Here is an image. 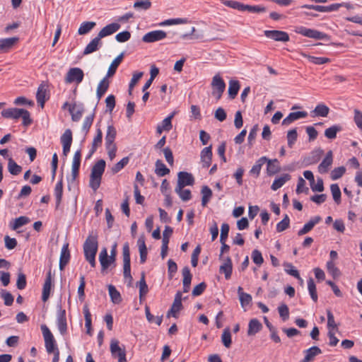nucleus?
Instances as JSON below:
<instances>
[{"instance_id":"nucleus-1","label":"nucleus","mask_w":362,"mask_h":362,"mask_svg":"<svg viewBox=\"0 0 362 362\" xmlns=\"http://www.w3.org/2000/svg\"><path fill=\"white\" fill-rule=\"evenodd\" d=\"M98 242L96 234H90L83 244L84 256L92 267H95V255L98 252Z\"/></svg>"},{"instance_id":"nucleus-2","label":"nucleus","mask_w":362,"mask_h":362,"mask_svg":"<svg viewBox=\"0 0 362 362\" xmlns=\"http://www.w3.org/2000/svg\"><path fill=\"white\" fill-rule=\"evenodd\" d=\"M1 115L6 119H18L20 117L23 119V125L28 127L32 124L33 119L30 118V112L22 108H8L1 111Z\"/></svg>"},{"instance_id":"nucleus-3","label":"nucleus","mask_w":362,"mask_h":362,"mask_svg":"<svg viewBox=\"0 0 362 362\" xmlns=\"http://www.w3.org/2000/svg\"><path fill=\"white\" fill-rule=\"evenodd\" d=\"M105 161L103 159L99 160L92 167L89 186L95 192L100 187L102 175L105 171Z\"/></svg>"},{"instance_id":"nucleus-4","label":"nucleus","mask_w":362,"mask_h":362,"mask_svg":"<svg viewBox=\"0 0 362 362\" xmlns=\"http://www.w3.org/2000/svg\"><path fill=\"white\" fill-rule=\"evenodd\" d=\"M117 243H115L111 249V255H108L106 247H103L99 254V261L101 264V272H104L108 267L114 264L117 255Z\"/></svg>"},{"instance_id":"nucleus-5","label":"nucleus","mask_w":362,"mask_h":362,"mask_svg":"<svg viewBox=\"0 0 362 362\" xmlns=\"http://www.w3.org/2000/svg\"><path fill=\"white\" fill-rule=\"evenodd\" d=\"M110 351L112 357L117 358V362H127L125 347L124 346H119L118 339L112 338L110 340Z\"/></svg>"},{"instance_id":"nucleus-6","label":"nucleus","mask_w":362,"mask_h":362,"mask_svg":"<svg viewBox=\"0 0 362 362\" xmlns=\"http://www.w3.org/2000/svg\"><path fill=\"white\" fill-rule=\"evenodd\" d=\"M211 86L212 88V95L216 100H219L226 88V83L219 74H216L213 77Z\"/></svg>"},{"instance_id":"nucleus-7","label":"nucleus","mask_w":362,"mask_h":362,"mask_svg":"<svg viewBox=\"0 0 362 362\" xmlns=\"http://www.w3.org/2000/svg\"><path fill=\"white\" fill-rule=\"evenodd\" d=\"M294 32L300 34L303 36L313 38L315 40H324L327 37V35L322 33L320 31H318L317 30L307 28L303 26H296L294 28Z\"/></svg>"},{"instance_id":"nucleus-8","label":"nucleus","mask_w":362,"mask_h":362,"mask_svg":"<svg viewBox=\"0 0 362 362\" xmlns=\"http://www.w3.org/2000/svg\"><path fill=\"white\" fill-rule=\"evenodd\" d=\"M41 330L45 339V348L48 354L53 353L56 351V344L54 338L47 325H41Z\"/></svg>"},{"instance_id":"nucleus-9","label":"nucleus","mask_w":362,"mask_h":362,"mask_svg":"<svg viewBox=\"0 0 362 362\" xmlns=\"http://www.w3.org/2000/svg\"><path fill=\"white\" fill-rule=\"evenodd\" d=\"M84 74L81 69L78 67L71 68L66 76H65V82L66 83H71L73 82H76V83H80L83 79Z\"/></svg>"},{"instance_id":"nucleus-10","label":"nucleus","mask_w":362,"mask_h":362,"mask_svg":"<svg viewBox=\"0 0 362 362\" xmlns=\"http://www.w3.org/2000/svg\"><path fill=\"white\" fill-rule=\"evenodd\" d=\"M167 37V33L161 30H156L146 33L142 37V41L146 43H153L160 41Z\"/></svg>"},{"instance_id":"nucleus-11","label":"nucleus","mask_w":362,"mask_h":362,"mask_svg":"<svg viewBox=\"0 0 362 362\" xmlns=\"http://www.w3.org/2000/svg\"><path fill=\"white\" fill-rule=\"evenodd\" d=\"M264 34L267 37L272 39L277 42H286L289 41L290 40L288 34L286 32L281 30H267L264 31Z\"/></svg>"},{"instance_id":"nucleus-12","label":"nucleus","mask_w":362,"mask_h":362,"mask_svg":"<svg viewBox=\"0 0 362 362\" xmlns=\"http://www.w3.org/2000/svg\"><path fill=\"white\" fill-rule=\"evenodd\" d=\"M194 183V178L193 175L187 172L181 171L177 174V183L176 187H185V186H192Z\"/></svg>"},{"instance_id":"nucleus-13","label":"nucleus","mask_w":362,"mask_h":362,"mask_svg":"<svg viewBox=\"0 0 362 362\" xmlns=\"http://www.w3.org/2000/svg\"><path fill=\"white\" fill-rule=\"evenodd\" d=\"M182 307V293L180 291H177L175 294L173 305L167 313V317H170V316L177 317V313L181 310Z\"/></svg>"},{"instance_id":"nucleus-14","label":"nucleus","mask_w":362,"mask_h":362,"mask_svg":"<svg viewBox=\"0 0 362 362\" xmlns=\"http://www.w3.org/2000/svg\"><path fill=\"white\" fill-rule=\"evenodd\" d=\"M222 264L220 266L219 272L224 274L225 278L229 279L232 274L233 264L230 257L227 256L226 258L221 259Z\"/></svg>"},{"instance_id":"nucleus-15","label":"nucleus","mask_w":362,"mask_h":362,"mask_svg":"<svg viewBox=\"0 0 362 362\" xmlns=\"http://www.w3.org/2000/svg\"><path fill=\"white\" fill-rule=\"evenodd\" d=\"M333 163V153L332 151H329L325 158L318 165V172L321 174H324L328 172L329 168Z\"/></svg>"},{"instance_id":"nucleus-16","label":"nucleus","mask_w":362,"mask_h":362,"mask_svg":"<svg viewBox=\"0 0 362 362\" xmlns=\"http://www.w3.org/2000/svg\"><path fill=\"white\" fill-rule=\"evenodd\" d=\"M120 28V25L117 23H112L107 25L98 33V37L101 40L102 38L110 35L117 32Z\"/></svg>"},{"instance_id":"nucleus-17","label":"nucleus","mask_w":362,"mask_h":362,"mask_svg":"<svg viewBox=\"0 0 362 362\" xmlns=\"http://www.w3.org/2000/svg\"><path fill=\"white\" fill-rule=\"evenodd\" d=\"M211 146L205 147L201 151V162L203 168H209L211 163L212 151Z\"/></svg>"},{"instance_id":"nucleus-18","label":"nucleus","mask_w":362,"mask_h":362,"mask_svg":"<svg viewBox=\"0 0 362 362\" xmlns=\"http://www.w3.org/2000/svg\"><path fill=\"white\" fill-rule=\"evenodd\" d=\"M102 46L101 40L96 36L94 37L85 47L83 50V54L88 55L97 50Z\"/></svg>"},{"instance_id":"nucleus-19","label":"nucleus","mask_w":362,"mask_h":362,"mask_svg":"<svg viewBox=\"0 0 362 362\" xmlns=\"http://www.w3.org/2000/svg\"><path fill=\"white\" fill-rule=\"evenodd\" d=\"M52 288V274L51 272H49L47 274L46 279L42 288V300L43 302H46L50 294V291Z\"/></svg>"},{"instance_id":"nucleus-20","label":"nucleus","mask_w":362,"mask_h":362,"mask_svg":"<svg viewBox=\"0 0 362 362\" xmlns=\"http://www.w3.org/2000/svg\"><path fill=\"white\" fill-rule=\"evenodd\" d=\"M70 259V252L69 250V244L66 243L63 245L60 258H59V269L63 270L65 266L67 264Z\"/></svg>"},{"instance_id":"nucleus-21","label":"nucleus","mask_w":362,"mask_h":362,"mask_svg":"<svg viewBox=\"0 0 362 362\" xmlns=\"http://www.w3.org/2000/svg\"><path fill=\"white\" fill-rule=\"evenodd\" d=\"M322 353L321 349L318 346H312L304 351L305 357L300 362H311L315 357Z\"/></svg>"},{"instance_id":"nucleus-22","label":"nucleus","mask_w":362,"mask_h":362,"mask_svg":"<svg viewBox=\"0 0 362 362\" xmlns=\"http://www.w3.org/2000/svg\"><path fill=\"white\" fill-rule=\"evenodd\" d=\"M57 327L59 332L64 335L66 332L67 325L66 313L64 310H60L57 315Z\"/></svg>"},{"instance_id":"nucleus-23","label":"nucleus","mask_w":362,"mask_h":362,"mask_svg":"<svg viewBox=\"0 0 362 362\" xmlns=\"http://www.w3.org/2000/svg\"><path fill=\"white\" fill-rule=\"evenodd\" d=\"M18 41V37H17L0 39V52H6Z\"/></svg>"},{"instance_id":"nucleus-24","label":"nucleus","mask_w":362,"mask_h":362,"mask_svg":"<svg viewBox=\"0 0 362 362\" xmlns=\"http://www.w3.org/2000/svg\"><path fill=\"white\" fill-rule=\"evenodd\" d=\"M308 115V113L304 111L293 112H291L286 118L282 121L283 125H289L295 120L300 118H304Z\"/></svg>"},{"instance_id":"nucleus-25","label":"nucleus","mask_w":362,"mask_h":362,"mask_svg":"<svg viewBox=\"0 0 362 362\" xmlns=\"http://www.w3.org/2000/svg\"><path fill=\"white\" fill-rule=\"evenodd\" d=\"M262 329V325L256 318L250 320L248 324L247 335L252 336L256 334Z\"/></svg>"},{"instance_id":"nucleus-26","label":"nucleus","mask_w":362,"mask_h":362,"mask_svg":"<svg viewBox=\"0 0 362 362\" xmlns=\"http://www.w3.org/2000/svg\"><path fill=\"white\" fill-rule=\"evenodd\" d=\"M108 76H105L98 83L96 90V95L100 100L102 96L105 93L107 90L110 86V81L108 80Z\"/></svg>"},{"instance_id":"nucleus-27","label":"nucleus","mask_w":362,"mask_h":362,"mask_svg":"<svg viewBox=\"0 0 362 362\" xmlns=\"http://www.w3.org/2000/svg\"><path fill=\"white\" fill-rule=\"evenodd\" d=\"M117 131L112 125H109L107 129L105 135V146H116L115 144V139L116 137Z\"/></svg>"},{"instance_id":"nucleus-28","label":"nucleus","mask_w":362,"mask_h":362,"mask_svg":"<svg viewBox=\"0 0 362 362\" xmlns=\"http://www.w3.org/2000/svg\"><path fill=\"white\" fill-rule=\"evenodd\" d=\"M291 175L289 174H284L281 176L276 177L274 180L271 189L274 191L281 188L287 181L290 180Z\"/></svg>"},{"instance_id":"nucleus-29","label":"nucleus","mask_w":362,"mask_h":362,"mask_svg":"<svg viewBox=\"0 0 362 362\" xmlns=\"http://www.w3.org/2000/svg\"><path fill=\"white\" fill-rule=\"evenodd\" d=\"M124 57V53L122 52L120 54H119L111 63V64L109 66V69L107 70V76L111 77L112 76L118 67V66L122 62Z\"/></svg>"},{"instance_id":"nucleus-30","label":"nucleus","mask_w":362,"mask_h":362,"mask_svg":"<svg viewBox=\"0 0 362 362\" xmlns=\"http://www.w3.org/2000/svg\"><path fill=\"white\" fill-rule=\"evenodd\" d=\"M324 151L322 149H317L311 153L310 156L305 159L306 165H313L317 163L323 154Z\"/></svg>"},{"instance_id":"nucleus-31","label":"nucleus","mask_w":362,"mask_h":362,"mask_svg":"<svg viewBox=\"0 0 362 362\" xmlns=\"http://www.w3.org/2000/svg\"><path fill=\"white\" fill-rule=\"evenodd\" d=\"M267 160V158L265 156H262L259 158L251 168L250 173L255 177H257L259 175L262 165L266 163Z\"/></svg>"},{"instance_id":"nucleus-32","label":"nucleus","mask_w":362,"mask_h":362,"mask_svg":"<svg viewBox=\"0 0 362 362\" xmlns=\"http://www.w3.org/2000/svg\"><path fill=\"white\" fill-rule=\"evenodd\" d=\"M267 173L269 175H273L280 170V166L277 159L270 160L267 158Z\"/></svg>"},{"instance_id":"nucleus-33","label":"nucleus","mask_w":362,"mask_h":362,"mask_svg":"<svg viewBox=\"0 0 362 362\" xmlns=\"http://www.w3.org/2000/svg\"><path fill=\"white\" fill-rule=\"evenodd\" d=\"M103 140V132L100 128L97 129V134L94 137L93 142H92V146L91 149L90 151V154L88 156V158L91 156V155L97 150L98 147L100 146L102 144Z\"/></svg>"},{"instance_id":"nucleus-34","label":"nucleus","mask_w":362,"mask_h":362,"mask_svg":"<svg viewBox=\"0 0 362 362\" xmlns=\"http://www.w3.org/2000/svg\"><path fill=\"white\" fill-rule=\"evenodd\" d=\"M155 173L159 177H163L170 173V170L160 160H157L155 163Z\"/></svg>"},{"instance_id":"nucleus-35","label":"nucleus","mask_w":362,"mask_h":362,"mask_svg":"<svg viewBox=\"0 0 362 362\" xmlns=\"http://www.w3.org/2000/svg\"><path fill=\"white\" fill-rule=\"evenodd\" d=\"M96 25V23L93 21H85L83 22L78 30V34L83 35L88 33Z\"/></svg>"},{"instance_id":"nucleus-36","label":"nucleus","mask_w":362,"mask_h":362,"mask_svg":"<svg viewBox=\"0 0 362 362\" xmlns=\"http://www.w3.org/2000/svg\"><path fill=\"white\" fill-rule=\"evenodd\" d=\"M30 222V219L27 216H19L13 220V223H11V228L12 230H16L18 228L22 227L23 226L26 225Z\"/></svg>"},{"instance_id":"nucleus-37","label":"nucleus","mask_w":362,"mask_h":362,"mask_svg":"<svg viewBox=\"0 0 362 362\" xmlns=\"http://www.w3.org/2000/svg\"><path fill=\"white\" fill-rule=\"evenodd\" d=\"M195 30L196 29L194 27H191L187 32H178L175 33V34L179 35V37L181 40L198 39L200 36L194 34Z\"/></svg>"},{"instance_id":"nucleus-38","label":"nucleus","mask_w":362,"mask_h":362,"mask_svg":"<svg viewBox=\"0 0 362 362\" xmlns=\"http://www.w3.org/2000/svg\"><path fill=\"white\" fill-rule=\"evenodd\" d=\"M8 170L11 175H17L22 171V167L18 165L12 158H9L8 160Z\"/></svg>"},{"instance_id":"nucleus-39","label":"nucleus","mask_w":362,"mask_h":362,"mask_svg":"<svg viewBox=\"0 0 362 362\" xmlns=\"http://www.w3.org/2000/svg\"><path fill=\"white\" fill-rule=\"evenodd\" d=\"M46 86L44 84H41L38 88L36 93V99L37 103L40 105L42 107H44V104L45 102V97H46Z\"/></svg>"},{"instance_id":"nucleus-40","label":"nucleus","mask_w":362,"mask_h":362,"mask_svg":"<svg viewBox=\"0 0 362 362\" xmlns=\"http://www.w3.org/2000/svg\"><path fill=\"white\" fill-rule=\"evenodd\" d=\"M109 295L111 300L115 304H119L122 301V297L119 292L113 285L108 286Z\"/></svg>"},{"instance_id":"nucleus-41","label":"nucleus","mask_w":362,"mask_h":362,"mask_svg":"<svg viewBox=\"0 0 362 362\" xmlns=\"http://www.w3.org/2000/svg\"><path fill=\"white\" fill-rule=\"evenodd\" d=\"M138 245L140 254V262L143 264L146 261L147 258V248L144 240L139 238L138 240Z\"/></svg>"},{"instance_id":"nucleus-42","label":"nucleus","mask_w":362,"mask_h":362,"mask_svg":"<svg viewBox=\"0 0 362 362\" xmlns=\"http://www.w3.org/2000/svg\"><path fill=\"white\" fill-rule=\"evenodd\" d=\"M329 108L323 103L318 104L313 110V113L318 117H327L329 114Z\"/></svg>"},{"instance_id":"nucleus-43","label":"nucleus","mask_w":362,"mask_h":362,"mask_svg":"<svg viewBox=\"0 0 362 362\" xmlns=\"http://www.w3.org/2000/svg\"><path fill=\"white\" fill-rule=\"evenodd\" d=\"M341 127L339 125H333L325 131V136L329 139H334L337 137V134L341 131Z\"/></svg>"},{"instance_id":"nucleus-44","label":"nucleus","mask_w":362,"mask_h":362,"mask_svg":"<svg viewBox=\"0 0 362 362\" xmlns=\"http://www.w3.org/2000/svg\"><path fill=\"white\" fill-rule=\"evenodd\" d=\"M201 193L202 195V205L203 206H206L211 197H212V191L208 186H203L201 190Z\"/></svg>"},{"instance_id":"nucleus-45","label":"nucleus","mask_w":362,"mask_h":362,"mask_svg":"<svg viewBox=\"0 0 362 362\" xmlns=\"http://www.w3.org/2000/svg\"><path fill=\"white\" fill-rule=\"evenodd\" d=\"M240 89V84L238 81L230 80L229 81L228 95L232 99L235 98Z\"/></svg>"},{"instance_id":"nucleus-46","label":"nucleus","mask_w":362,"mask_h":362,"mask_svg":"<svg viewBox=\"0 0 362 362\" xmlns=\"http://www.w3.org/2000/svg\"><path fill=\"white\" fill-rule=\"evenodd\" d=\"M137 285L139 287V297L141 298L144 296H145L148 291V286L146 284V280H145V273H141V279L139 282H137Z\"/></svg>"},{"instance_id":"nucleus-47","label":"nucleus","mask_w":362,"mask_h":362,"mask_svg":"<svg viewBox=\"0 0 362 362\" xmlns=\"http://www.w3.org/2000/svg\"><path fill=\"white\" fill-rule=\"evenodd\" d=\"M151 6L150 0H138L134 2L133 7L137 11H147Z\"/></svg>"},{"instance_id":"nucleus-48","label":"nucleus","mask_w":362,"mask_h":362,"mask_svg":"<svg viewBox=\"0 0 362 362\" xmlns=\"http://www.w3.org/2000/svg\"><path fill=\"white\" fill-rule=\"evenodd\" d=\"M62 193H63V184L62 181H59L54 188V195L56 197V208H58L59 206L62 198Z\"/></svg>"},{"instance_id":"nucleus-49","label":"nucleus","mask_w":362,"mask_h":362,"mask_svg":"<svg viewBox=\"0 0 362 362\" xmlns=\"http://www.w3.org/2000/svg\"><path fill=\"white\" fill-rule=\"evenodd\" d=\"M145 314H146V319L149 322H151V323L155 322L156 325H160L162 320H163V315L156 316V317L153 316L151 313L149 308L148 306H146L145 308Z\"/></svg>"},{"instance_id":"nucleus-50","label":"nucleus","mask_w":362,"mask_h":362,"mask_svg":"<svg viewBox=\"0 0 362 362\" xmlns=\"http://www.w3.org/2000/svg\"><path fill=\"white\" fill-rule=\"evenodd\" d=\"M308 288L312 300L314 302H317V293L316 290V286L312 278H310L308 281Z\"/></svg>"},{"instance_id":"nucleus-51","label":"nucleus","mask_w":362,"mask_h":362,"mask_svg":"<svg viewBox=\"0 0 362 362\" xmlns=\"http://www.w3.org/2000/svg\"><path fill=\"white\" fill-rule=\"evenodd\" d=\"M183 188L184 187H180L179 189L178 187H175V192L180 196L182 201H189L192 198L191 191L189 189H184Z\"/></svg>"},{"instance_id":"nucleus-52","label":"nucleus","mask_w":362,"mask_h":362,"mask_svg":"<svg viewBox=\"0 0 362 362\" xmlns=\"http://www.w3.org/2000/svg\"><path fill=\"white\" fill-rule=\"evenodd\" d=\"M330 190L334 202L339 204L341 202V190L337 184H332L330 186Z\"/></svg>"},{"instance_id":"nucleus-53","label":"nucleus","mask_w":362,"mask_h":362,"mask_svg":"<svg viewBox=\"0 0 362 362\" xmlns=\"http://www.w3.org/2000/svg\"><path fill=\"white\" fill-rule=\"evenodd\" d=\"M143 74H144L143 72L134 73L132 78L131 79V81L129 83V90H128L129 95H132V90H133L134 86L138 83V81L140 80V78L142 77Z\"/></svg>"},{"instance_id":"nucleus-54","label":"nucleus","mask_w":362,"mask_h":362,"mask_svg":"<svg viewBox=\"0 0 362 362\" xmlns=\"http://www.w3.org/2000/svg\"><path fill=\"white\" fill-rule=\"evenodd\" d=\"M72 139V132L69 129H66L60 138V141L62 145L71 146Z\"/></svg>"},{"instance_id":"nucleus-55","label":"nucleus","mask_w":362,"mask_h":362,"mask_svg":"<svg viewBox=\"0 0 362 362\" xmlns=\"http://www.w3.org/2000/svg\"><path fill=\"white\" fill-rule=\"evenodd\" d=\"M221 341L223 344V345L226 348H229L231 345V334L230 332V329L228 327L224 329L222 336H221Z\"/></svg>"},{"instance_id":"nucleus-56","label":"nucleus","mask_w":362,"mask_h":362,"mask_svg":"<svg viewBox=\"0 0 362 362\" xmlns=\"http://www.w3.org/2000/svg\"><path fill=\"white\" fill-rule=\"evenodd\" d=\"M223 4L225 6L230 7L231 8L236 9L238 11H244L245 4H243L239 1H233V0H226L223 2Z\"/></svg>"},{"instance_id":"nucleus-57","label":"nucleus","mask_w":362,"mask_h":362,"mask_svg":"<svg viewBox=\"0 0 362 362\" xmlns=\"http://www.w3.org/2000/svg\"><path fill=\"white\" fill-rule=\"evenodd\" d=\"M175 116V112H172L169 116L165 118L160 125L165 132H169L173 128L172 119Z\"/></svg>"},{"instance_id":"nucleus-58","label":"nucleus","mask_w":362,"mask_h":362,"mask_svg":"<svg viewBox=\"0 0 362 362\" xmlns=\"http://www.w3.org/2000/svg\"><path fill=\"white\" fill-rule=\"evenodd\" d=\"M94 119V113L87 116L83 123L82 131L86 135L93 124Z\"/></svg>"},{"instance_id":"nucleus-59","label":"nucleus","mask_w":362,"mask_h":362,"mask_svg":"<svg viewBox=\"0 0 362 362\" xmlns=\"http://www.w3.org/2000/svg\"><path fill=\"white\" fill-rule=\"evenodd\" d=\"M290 225V219L287 214L285 215L284 218L277 223L276 225V231L280 233L283 232L286 229L289 227Z\"/></svg>"},{"instance_id":"nucleus-60","label":"nucleus","mask_w":362,"mask_h":362,"mask_svg":"<svg viewBox=\"0 0 362 362\" xmlns=\"http://www.w3.org/2000/svg\"><path fill=\"white\" fill-rule=\"evenodd\" d=\"M328 272L334 277H338L340 275L339 269L335 266L332 261H328L326 264Z\"/></svg>"},{"instance_id":"nucleus-61","label":"nucleus","mask_w":362,"mask_h":362,"mask_svg":"<svg viewBox=\"0 0 362 362\" xmlns=\"http://www.w3.org/2000/svg\"><path fill=\"white\" fill-rule=\"evenodd\" d=\"M298 134L296 129H291L287 133L288 146L292 148L297 140Z\"/></svg>"},{"instance_id":"nucleus-62","label":"nucleus","mask_w":362,"mask_h":362,"mask_svg":"<svg viewBox=\"0 0 362 362\" xmlns=\"http://www.w3.org/2000/svg\"><path fill=\"white\" fill-rule=\"evenodd\" d=\"M346 172V168L344 166L335 168L331 172V178L333 180L341 178Z\"/></svg>"},{"instance_id":"nucleus-63","label":"nucleus","mask_w":362,"mask_h":362,"mask_svg":"<svg viewBox=\"0 0 362 362\" xmlns=\"http://www.w3.org/2000/svg\"><path fill=\"white\" fill-rule=\"evenodd\" d=\"M1 297L3 298L6 305L10 306L13 304L14 300L13 296L6 290L2 289L1 291Z\"/></svg>"},{"instance_id":"nucleus-64","label":"nucleus","mask_w":362,"mask_h":362,"mask_svg":"<svg viewBox=\"0 0 362 362\" xmlns=\"http://www.w3.org/2000/svg\"><path fill=\"white\" fill-rule=\"evenodd\" d=\"M182 274L183 276L182 284H191L192 275L188 267H185L182 270Z\"/></svg>"}]
</instances>
